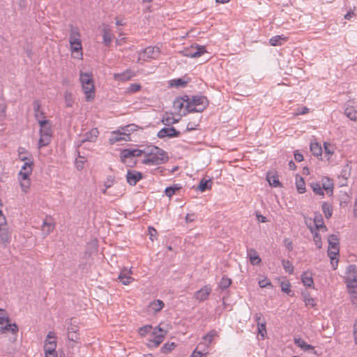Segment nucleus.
Masks as SVG:
<instances>
[{"instance_id":"1","label":"nucleus","mask_w":357,"mask_h":357,"mask_svg":"<svg viewBox=\"0 0 357 357\" xmlns=\"http://www.w3.org/2000/svg\"><path fill=\"white\" fill-rule=\"evenodd\" d=\"M174 107L176 109L181 110L183 107H185L187 112H202L208 105L207 98L204 96H183L177 98L173 102Z\"/></svg>"},{"instance_id":"2","label":"nucleus","mask_w":357,"mask_h":357,"mask_svg":"<svg viewBox=\"0 0 357 357\" xmlns=\"http://www.w3.org/2000/svg\"><path fill=\"white\" fill-rule=\"evenodd\" d=\"M167 331L161 327V324L153 328L151 325L144 326L139 329V334L145 336L148 334L151 337L148 340L147 346L149 348L158 347L164 340Z\"/></svg>"},{"instance_id":"3","label":"nucleus","mask_w":357,"mask_h":357,"mask_svg":"<svg viewBox=\"0 0 357 357\" xmlns=\"http://www.w3.org/2000/svg\"><path fill=\"white\" fill-rule=\"evenodd\" d=\"M144 158L142 163L147 165H158L166 162L169 157L167 153L160 148L150 145L144 147Z\"/></svg>"},{"instance_id":"4","label":"nucleus","mask_w":357,"mask_h":357,"mask_svg":"<svg viewBox=\"0 0 357 357\" xmlns=\"http://www.w3.org/2000/svg\"><path fill=\"white\" fill-rule=\"evenodd\" d=\"M79 80L82 84V90L85 95L86 101H91L95 98V86L92 75L88 73L80 72Z\"/></svg>"},{"instance_id":"5","label":"nucleus","mask_w":357,"mask_h":357,"mask_svg":"<svg viewBox=\"0 0 357 357\" xmlns=\"http://www.w3.org/2000/svg\"><path fill=\"white\" fill-rule=\"evenodd\" d=\"M40 125V139L38 140V148L40 149L43 146H47L52 139V126L51 123L48 120H38Z\"/></svg>"},{"instance_id":"6","label":"nucleus","mask_w":357,"mask_h":357,"mask_svg":"<svg viewBox=\"0 0 357 357\" xmlns=\"http://www.w3.org/2000/svg\"><path fill=\"white\" fill-rule=\"evenodd\" d=\"M70 28L69 43L70 50L73 53L77 54V56H75V57L79 58L82 55L79 30L77 27L74 26L72 24L70 25Z\"/></svg>"},{"instance_id":"7","label":"nucleus","mask_w":357,"mask_h":357,"mask_svg":"<svg viewBox=\"0 0 357 357\" xmlns=\"http://www.w3.org/2000/svg\"><path fill=\"white\" fill-rule=\"evenodd\" d=\"M139 146L142 149H125L121 150L120 153L121 161L128 167H132L135 166L137 162H130L129 159L132 160V158L139 157L144 155L145 146L143 145Z\"/></svg>"},{"instance_id":"8","label":"nucleus","mask_w":357,"mask_h":357,"mask_svg":"<svg viewBox=\"0 0 357 357\" xmlns=\"http://www.w3.org/2000/svg\"><path fill=\"white\" fill-rule=\"evenodd\" d=\"M22 152L20 153V160L24 162L21 170L18 174V176H29L33 171V160L31 155L22 156Z\"/></svg>"},{"instance_id":"9","label":"nucleus","mask_w":357,"mask_h":357,"mask_svg":"<svg viewBox=\"0 0 357 357\" xmlns=\"http://www.w3.org/2000/svg\"><path fill=\"white\" fill-rule=\"evenodd\" d=\"M56 336L54 331H49L44 344V351L45 354H52L53 353H57L56 351L57 343Z\"/></svg>"},{"instance_id":"10","label":"nucleus","mask_w":357,"mask_h":357,"mask_svg":"<svg viewBox=\"0 0 357 357\" xmlns=\"http://www.w3.org/2000/svg\"><path fill=\"white\" fill-rule=\"evenodd\" d=\"M128 127L129 126L121 128L122 132L119 130L112 132L109 139L110 144H114L121 141H130V135L126 133V132L128 131Z\"/></svg>"},{"instance_id":"11","label":"nucleus","mask_w":357,"mask_h":357,"mask_svg":"<svg viewBox=\"0 0 357 357\" xmlns=\"http://www.w3.org/2000/svg\"><path fill=\"white\" fill-rule=\"evenodd\" d=\"M353 305L357 307V280L344 281Z\"/></svg>"},{"instance_id":"12","label":"nucleus","mask_w":357,"mask_h":357,"mask_svg":"<svg viewBox=\"0 0 357 357\" xmlns=\"http://www.w3.org/2000/svg\"><path fill=\"white\" fill-rule=\"evenodd\" d=\"M206 49L204 46L192 45L190 48L186 49L183 51V54L187 57L197 58L201 56L206 52Z\"/></svg>"},{"instance_id":"13","label":"nucleus","mask_w":357,"mask_h":357,"mask_svg":"<svg viewBox=\"0 0 357 357\" xmlns=\"http://www.w3.org/2000/svg\"><path fill=\"white\" fill-rule=\"evenodd\" d=\"M328 255L337 256L339 254V238L336 234H331L328 236Z\"/></svg>"},{"instance_id":"14","label":"nucleus","mask_w":357,"mask_h":357,"mask_svg":"<svg viewBox=\"0 0 357 357\" xmlns=\"http://www.w3.org/2000/svg\"><path fill=\"white\" fill-rule=\"evenodd\" d=\"M79 326L76 324H73L72 319L70 320L69 325L67 328L68 331V339L70 341L74 342H78L79 340V335L77 333Z\"/></svg>"},{"instance_id":"15","label":"nucleus","mask_w":357,"mask_h":357,"mask_svg":"<svg viewBox=\"0 0 357 357\" xmlns=\"http://www.w3.org/2000/svg\"><path fill=\"white\" fill-rule=\"evenodd\" d=\"M180 132L176 130L174 127H167L161 129L158 132L157 136L160 139L165 137L172 138L178 137L180 136Z\"/></svg>"},{"instance_id":"16","label":"nucleus","mask_w":357,"mask_h":357,"mask_svg":"<svg viewBox=\"0 0 357 357\" xmlns=\"http://www.w3.org/2000/svg\"><path fill=\"white\" fill-rule=\"evenodd\" d=\"M126 181L130 185H135L142 178V174L136 170L128 169L126 174Z\"/></svg>"},{"instance_id":"17","label":"nucleus","mask_w":357,"mask_h":357,"mask_svg":"<svg viewBox=\"0 0 357 357\" xmlns=\"http://www.w3.org/2000/svg\"><path fill=\"white\" fill-rule=\"evenodd\" d=\"M160 54V50L158 47L149 46L144 50V51L139 54L140 58L145 59H156Z\"/></svg>"},{"instance_id":"18","label":"nucleus","mask_w":357,"mask_h":357,"mask_svg":"<svg viewBox=\"0 0 357 357\" xmlns=\"http://www.w3.org/2000/svg\"><path fill=\"white\" fill-rule=\"evenodd\" d=\"M132 273V272L131 269L128 270L127 268H124L119 273L118 279L124 285L130 284L132 282L134 281V278L130 277Z\"/></svg>"},{"instance_id":"19","label":"nucleus","mask_w":357,"mask_h":357,"mask_svg":"<svg viewBox=\"0 0 357 357\" xmlns=\"http://www.w3.org/2000/svg\"><path fill=\"white\" fill-rule=\"evenodd\" d=\"M211 291L212 289L209 285H205L201 289L196 291L195 296L199 302H203L208 298Z\"/></svg>"},{"instance_id":"20","label":"nucleus","mask_w":357,"mask_h":357,"mask_svg":"<svg viewBox=\"0 0 357 357\" xmlns=\"http://www.w3.org/2000/svg\"><path fill=\"white\" fill-rule=\"evenodd\" d=\"M344 278V281L349 280H357V266L355 264H350L347 266Z\"/></svg>"},{"instance_id":"21","label":"nucleus","mask_w":357,"mask_h":357,"mask_svg":"<svg viewBox=\"0 0 357 357\" xmlns=\"http://www.w3.org/2000/svg\"><path fill=\"white\" fill-rule=\"evenodd\" d=\"M98 134L99 132L97 128H92L83 136V138L80 139V142L81 143H84L85 142H94L96 141Z\"/></svg>"},{"instance_id":"22","label":"nucleus","mask_w":357,"mask_h":357,"mask_svg":"<svg viewBox=\"0 0 357 357\" xmlns=\"http://www.w3.org/2000/svg\"><path fill=\"white\" fill-rule=\"evenodd\" d=\"M103 43L106 47H109L113 38L111 29L108 26H104L102 30Z\"/></svg>"},{"instance_id":"23","label":"nucleus","mask_w":357,"mask_h":357,"mask_svg":"<svg viewBox=\"0 0 357 357\" xmlns=\"http://www.w3.org/2000/svg\"><path fill=\"white\" fill-rule=\"evenodd\" d=\"M134 76L135 73L132 70H127L121 73H115L114 75V79L116 81L125 82L130 79Z\"/></svg>"},{"instance_id":"24","label":"nucleus","mask_w":357,"mask_h":357,"mask_svg":"<svg viewBox=\"0 0 357 357\" xmlns=\"http://www.w3.org/2000/svg\"><path fill=\"white\" fill-rule=\"evenodd\" d=\"M351 167L347 163L342 169L339 176V179H343L344 183H342V186L347 185V179L351 175Z\"/></svg>"},{"instance_id":"25","label":"nucleus","mask_w":357,"mask_h":357,"mask_svg":"<svg viewBox=\"0 0 357 357\" xmlns=\"http://www.w3.org/2000/svg\"><path fill=\"white\" fill-rule=\"evenodd\" d=\"M10 237L11 234L6 227V224L3 226H0V241L2 243H7L10 241Z\"/></svg>"},{"instance_id":"26","label":"nucleus","mask_w":357,"mask_h":357,"mask_svg":"<svg viewBox=\"0 0 357 357\" xmlns=\"http://www.w3.org/2000/svg\"><path fill=\"white\" fill-rule=\"evenodd\" d=\"M295 344L300 347L303 351H306L308 350H312L314 354H317V351L314 350V347L311 344H307L304 340L302 338H294Z\"/></svg>"},{"instance_id":"27","label":"nucleus","mask_w":357,"mask_h":357,"mask_svg":"<svg viewBox=\"0 0 357 357\" xmlns=\"http://www.w3.org/2000/svg\"><path fill=\"white\" fill-rule=\"evenodd\" d=\"M248 257L252 265H257L261 262V259L257 252L253 248H249L247 250Z\"/></svg>"},{"instance_id":"28","label":"nucleus","mask_w":357,"mask_h":357,"mask_svg":"<svg viewBox=\"0 0 357 357\" xmlns=\"http://www.w3.org/2000/svg\"><path fill=\"white\" fill-rule=\"evenodd\" d=\"M344 114L350 120L356 121H357V109L355 107L351 105H347L344 109Z\"/></svg>"},{"instance_id":"29","label":"nucleus","mask_w":357,"mask_h":357,"mask_svg":"<svg viewBox=\"0 0 357 357\" xmlns=\"http://www.w3.org/2000/svg\"><path fill=\"white\" fill-rule=\"evenodd\" d=\"M33 107L34 111V116L36 120H42L41 118L44 117V112L40 109L41 103L39 100H35L33 102Z\"/></svg>"},{"instance_id":"30","label":"nucleus","mask_w":357,"mask_h":357,"mask_svg":"<svg viewBox=\"0 0 357 357\" xmlns=\"http://www.w3.org/2000/svg\"><path fill=\"white\" fill-rule=\"evenodd\" d=\"M301 281L305 287H314V280L312 276V273L304 272L301 275Z\"/></svg>"},{"instance_id":"31","label":"nucleus","mask_w":357,"mask_h":357,"mask_svg":"<svg viewBox=\"0 0 357 357\" xmlns=\"http://www.w3.org/2000/svg\"><path fill=\"white\" fill-rule=\"evenodd\" d=\"M266 180L269 185L273 187H280L281 183L279 181L278 177L273 172H268L266 175Z\"/></svg>"},{"instance_id":"32","label":"nucleus","mask_w":357,"mask_h":357,"mask_svg":"<svg viewBox=\"0 0 357 357\" xmlns=\"http://www.w3.org/2000/svg\"><path fill=\"white\" fill-rule=\"evenodd\" d=\"M213 181L211 178L208 179H202L199 182V184L197 187V189L201 192H204L206 190H210L212 187Z\"/></svg>"},{"instance_id":"33","label":"nucleus","mask_w":357,"mask_h":357,"mask_svg":"<svg viewBox=\"0 0 357 357\" xmlns=\"http://www.w3.org/2000/svg\"><path fill=\"white\" fill-rule=\"evenodd\" d=\"M164 303L160 300H155L151 303H150L149 307L150 310L158 312L160 311L164 307Z\"/></svg>"},{"instance_id":"34","label":"nucleus","mask_w":357,"mask_h":357,"mask_svg":"<svg viewBox=\"0 0 357 357\" xmlns=\"http://www.w3.org/2000/svg\"><path fill=\"white\" fill-rule=\"evenodd\" d=\"M20 182V186L22 190L26 193L30 188L31 182L29 179V176H26L24 178V176H18Z\"/></svg>"},{"instance_id":"35","label":"nucleus","mask_w":357,"mask_h":357,"mask_svg":"<svg viewBox=\"0 0 357 357\" xmlns=\"http://www.w3.org/2000/svg\"><path fill=\"white\" fill-rule=\"evenodd\" d=\"M287 38L282 36H275L269 40V43L272 46H278L282 45L287 40Z\"/></svg>"},{"instance_id":"36","label":"nucleus","mask_w":357,"mask_h":357,"mask_svg":"<svg viewBox=\"0 0 357 357\" xmlns=\"http://www.w3.org/2000/svg\"><path fill=\"white\" fill-rule=\"evenodd\" d=\"M296 187L299 193H304L305 192V183L303 177L296 176Z\"/></svg>"},{"instance_id":"37","label":"nucleus","mask_w":357,"mask_h":357,"mask_svg":"<svg viewBox=\"0 0 357 357\" xmlns=\"http://www.w3.org/2000/svg\"><path fill=\"white\" fill-rule=\"evenodd\" d=\"M321 208L326 218L329 219L333 214V208L331 204L328 202H324L322 204Z\"/></svg>"},{"instance_id":"38","label":"nucleus","mask_w":357,"mask_h":357,"mask_svg":"<svg viewBox=\"0 0 357 357\" xmlns=\"http://www.w3.org/2000/svg\"><path fill=\"white\" fill-rule=\"evenodd\" d=\"M314 222L317 229H321L324 231H326L327 228L324 224L323 218L321 214L315 215Z\"/></svg>"},{"instance_id":"39","label":"nucleus","mask_w":357,"mask_h":357,"mask_svg":"<svg viewBox=\"0 0 357 357\" xmlns=\"http://www.w3.org/2000/svg\"><path fill=\"white\" fill-rule=\"evenodd\" d=\"M310 151L314 155L319 156L321 155V146L317 142H312L310 144Z\"/></svg>"},{"instance_id":"40","label":"nucleus","mask_w":357,"mask_h":357,"mask_svg":"<svg viewBox=\"0 0 357 357\" xmlns=\"http://www.w3.org/2000/svg\"><path fill=\"white\" fill-rule=\"evenodd\" d=\"M231 284V280L228 277L224 275L220 282H219V288L222 290H225L227 289Z\"/></svg>"},{"instance_id":"41","label":"nucleus","mask_w":357,"mask_h":357,"mask_svg":"<svg viewBox=\"0 0 357 357\" xmlns=\"http://www.w3.org/2000/svg\"><path fill=\"white\" fill-rule=\"evenodd\" d=\"M303 301L305 302V304L306 306H311L312 307H314L317 305L314 299L312 298L309 293H304L303 294Z\"/></svg>"},{"instance_id":"42","label":"nucleus","mask_w":357,"mask_h":357,"mask_svg":"<svg viewBox=\"0 0 357 357\" xmlns=\"http://www.w3.org/2000/svg\"><path fill=\"white\" fill-rule=\"evenodd\" d=\"M176 344L174 342H167L161 347V352L164 354H168L171 352L175 347Z\"/></svg>"},{"instance_id":"43","label":"nucleus","mask_w":357,"mask_h":357,"mask_svg":"<svg viewBox=\"0 0 357 357\" xmlns=\"http://www.w3.org/2000/svg\"><path fill=\"white\" fill-rule=\"evenodd\" d=\"M54 229V225H52L51 223H47L46 221H44L42 226V231L43 235L47 236L49 234H50L51 231H52Z\"/></svg>"},{"instance_id":"44","label":"nucleus","mask_w":357,"mask_h":357,"mask_svg":"<svg viewBox=\"0 0 357 357\" xmlns=\"http://www.w3.org/2000/svg\"><path fill=\"white\" fill-rule=\"evenodd\" d=\"M258 334L261 335L262 338H264L266 334V321L263 319L262 322H259L257 326Z\"/></svg>"},{"instance_id":"45","label":"nucleus","mask_w":357,"mask_h":357,"mask_svg":"<svg viewBox=\"0 0 357 357\" xmlns=\"http://www.w3.org/2000/svg\"><path fill=\"white\" fill-rule=\"evenodd\" d=\"M218 335V332L215 330H212L209 331L206 335H205L203 337L204 340L209 344L211 343L214 337Z\"/></svg>"},{"instance_id":"46","label":"nucleus","mask_w":357,"mask_h":357,"mask_svg":"<svg viewBox=\"0 0 357 357\" xmlns=\"http://www.w3.org/2000/svg\"><path fill=\"white\" fill-rule=\"evenodd\" d=\"M64 98L66 106L72 107L74 103L72 93L70 91H66L64 93Z\"/></svg>"},{"instance_id":"47","label":"nucleus","mask_w":357,"mask_h":357,"mask_svg":"<svg viewBox=\"0 0 357 357\" xmlns=\"http://www.w3.org/2000/svg\"><path fill=\"white\" fill-rule=\"evenodd\" d=\"M282 266L286 272L289 273V274L293 273L294 266H293L292 264L289 260L283 259L282 261Z\"/></svg>"},{"instance_id":"48","label":"nucleus","mask_w":357,"mask_h":357,"mask_svg":"<svg viewBox=\"0 0 357 357\" xmlns=\"http://www.w3.org/2000/svg\"><path fill=\"white\" fill-rule=\"evenodd\" d=\"M311 187L312 188L313 192L319 195H321L322 197L324 195L323 188L318 183H312Z\"/></svg>"},{"instance_id":"49","label":"nucleus","mask_w":357,"mask_h":357,"mask_svg":"<svg viewBox=\"0 0 357 357\" xmlns=\"http://www.w3.org/2000/svg\"><path fill=\"white\" fill-rule=\"evenodd\" d=\"M180 188L181 187L176 185L167 187L165 190V195L169 197H172Z\"/></svg>"},{"instance_id":"50","label":"nucleus","mask_w":357,"mask_h":357,"mask_svg":"<svg viewBox=\"0 0 357 357\" xmlns=\"http://www.w3.org/2000/svg\"><path fill=\"white\" fill-rule=\"evenodd\" d=\"M186 84H187V82L181 78H179L177 79H173L171 81V83H170L172 86H176V87H184V86H185Z\"/></svg>"},{"instance_id":"51","label":"nucleus","mask_w":357,"mask_h":357,"mask_svg":"<svg viewBox=\"0 0 357 357\" xmlns=\"http://www.w3.org/2000/svg\"><path fill=\"white\" fill-rule=\"evenodd\" d=\"M281 290L284 293L290 295L291 292V284L288 281L281 282Z\"/></svg>"},{"instance_id":"52","label":"nucleus","mask_w":357,"mask_h":357,"mask_svg":"<svg viewBox=\"0 0 357 357\" xmlns=\"http://www.w3.org/2000/svg\"><path fill=\"white\" fill-rule=\"evenodd\" d=\"M141 85L138 83H133L130 85V86L127 89V92L129 93H135L141 89Z\"/></svg>"},{"instance_id":"53","label":"nucleus","mask_w":357,"mask_h":357,"mask_svg":"<svg viewBox=\"0 0 357 357\" xmlns=\"http://www.w3.org/2000/svg\"><path fill=\"white\" fill-rule=\"evenodd\" d=\"M326 181L323 183L322 188L326 190H331V192H332L333 188V181L328 178H326Z\"/></svg>"},{"instance_id":"54","label":"nucleus","mask_w":357,"mask_h":357,"mask_svg":"<svg viewBox=\"0 0 357 357\" xmlns=\"http://www.w3.org/2000/svg\"><path fill=\"white\" fill-rule=\"evenodd\" d=\"M314 241L318 249H321L322 248L321 237L318 232H315L314 234Z\"/></svg>"},{"instance_id":"55","label":"nucleus","mask_w":357,"mask_h":357,"mask_svg":"<svg viewBox=\"0 0 357 357\" xmlns=\"http://www.w3.org/2000/svg\"><path fill=\"white\" fill-rule=\"evenodd\" d=\"M162 122L165 125L169 126L171 124L176 123V121H174V117L172 116H164L162 118Z\"/></svg>"},{"instance_id":"56","label":"nucleus","mask_w":357,"mask_h":357,"mask_svg":"<svg viewBox=\"0 0 357 357\" xmlns=\"http://www.w3.org/2000/svg\"><path fill=\"white\" fill-rule=\"evenodd\" d=\"M259 285L261 288H264L268 286H272L271 281L268 278H264L259 280Z\"/></svg>"},{"instance_id":"57","label":"nucleus","mask_w":357,"mask_h":357,"mask_svg":"<svg viewBox=\"0 0 357 357\" xmlns=\"http://www.w3.org/2000/svg\"><path fill=\"white\" fill-rule=\"evenodd\" d=\"M84 158L79 156V159H77L75 161V166L77 170H81L84 167Z\"/></svg>"},{"instance_id":"58","label":"nucleus","mask_w":357,"mask_h":357,"mask_svg":"<svg viewBox=\"0 0 357 357\" xmlns=\"http://www.w3.org/2000/svg\"><path fill=\"white\" fill-rule=\"evenodd\" d=\"M5 311L3 310H0V324H3L5 322H8L9 319L8 317H5Z\"/></svg>"},{"instance_id":"59","label":"nucleus","mask_w":357,"mask_h":357,"mask_svg":"<svg viewBox=\"0 0 357 357\" xmlns=\"http://www.w3.org/2000/svg\"><path fill=\"white\" fill-rule=\"evenodd\" d=\"M328 257L331 259V264L333 269V270L337 269V264H338V259H336L335 261H334L336 259V256H334L333 255H328Z\"/></svg>"},{"instance_id":"60","label":"nucleus","mask_w":357,"mask_h":357,"mask_svg":"<svg viewBox=\"0 0 357 357\" xmlns=\"http://www.w3.org/2000/svg\"><path fill=\"white\" fill-rule=\"evenodd\" d=\"M197 218V215L195 213H188L185 216V222L187 223L194 222Z\"/></svg>"},{"instance_id":"61","label":"nucleus","mask_w":357,"mask_h":357,"mask_svg":"<svg viewBox=\"0 0 357 357\" xmlns=\"http://www.w3.org/2000/svg\"><path fill=\"white\" fill-rule=\"evenodd\" d=\"M158 232L156 229H155L153 227H149V234L150 236V239L153 241L155 237L157 235Z\"/></svg>"},{"instance_id":"62","label":"nucleus","mask_w":357,"mask_h":357,"mask_svg":"<svg viewBox=\"0 0 357 357\" xmlns=\"http://www.w3.org/2000/svg\"><path fill=\"white\" fill-rule=\"evenodd\" d=\"M309 109L307 107H302L301 108H298L296 114L297 115H303L308 113Z\"/></svg>"},{"instance_id":"63","label":"nucleus","mask_w":357,"mask_h":357,"mask_svg":"<svg viewBox=\"0 0 357 357\" xmlns=\"http://www.w3.org/2000/svg\"><path fill=\"white\" fill-rule=\"evenodd\" d=\"M7 328H10V331L13 333H16L18 331V326L16 324H8L6 325Z\"/></svg>"},{"instance_id":"64","label":"nucleus","mask_w":357,"mask_h":357,"mask_svg":"<svg viewBox=\"0 0 357 357\" xmlns=\"http://www.w3.org/2000/svg\"><path fill=\"white\" fill-rule=\"evenodd\" d=\"M284 243L285 247L289 251L292 250L293 246H292V242L289 238H285L284 240Z\"/></svg>"}]
</instances>
